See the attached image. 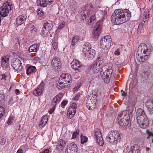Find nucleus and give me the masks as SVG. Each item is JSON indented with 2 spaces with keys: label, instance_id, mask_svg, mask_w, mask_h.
Returning a JSON list of instances; mask_svg holds the SVG:
<instances>
[{
  "label": "nucleus",
  "instance_id": "obj_1",
  "mask_svg": "<svg viewBox=\"0 0 153 153\" xmlns=\"http://www.w3.org/2000/svg\"><path fill=\"white\" fill-rule=\"evenodd\" d=\"M131 16V13L128 10L117 9L112 15L111 20L114 24L119 25L129 20Z\"/></svg>",
  "mask_w": 153,
  "mask_h": 153
},
{
  "label": "nucleus",
  "instance_id": "obj_2",
  "mask_svg": "<svg viewBox=\"0 0 153 153\" xmlns=\"http://www.w3.org/2000/svg\"><path fill=\"white\" fill-rule=\"evenodd\" d=\"M151 52V51L148 49L145 44H141L138 48L136 54L137 58L139 62H145L149 58Z\"/></svg>",
  "mask_w": 153,
  "mask_h": 153
},
{
  "label": "nucleus",
  "instance_id": "obj_3",
  "mask_svg": "<svg viewBox=\"0 0 153 153\" xmlns=\"http://www.w3.org/2000/svg\"><path fill=\"white\" fill-rule=\"evenodd\" d=\"M122 135L117 131H111L107 136L106 140L112 144L115 145L120 141Z\"/></svg>",
  "mask_w": 153,
  "mask_h": 153
},
{
  "label": "nucleus",
  "instance_id": "obj_4",
  "mask_svg": "<svg viewBox=\"0 0 153 153\" xmlns=\"http://www.w3.org/2000/svg\"><path fill=\"white\" fill-rule=\"evenodd\" d=\"M129 118V114L126 111H124L118 115V121L120 126H125L128 124Z\"/></svg>",
  "mask_w": 153,
  "mask_h": 153
},
{
  "label": "nucleus",
  "instance_id": "obj_5",
  "mask_svg": "<svg viewBox=\"0 0 153 153\" xmlns=\"http://www.w3.org/2000/svg\"><path fill=\"white\" fill-rule=\"evenodd\" d=\"M113 71V69L112 67L110 66L108 67L106 70L102 69L100 73V75L105 83H108L109 82L111 75Z\"/></svg>",
  "mask_w": 153,
  "mask_h": 153
},
{
  "label": "nucleus",
  "instance_id": "obj_6",
  "mask_svg": "<svg viewBox=\"0 0 153 153\" xmlns=\"http://www.w3.org/2000/svg\"><path fill=\"white\" fill-rule=\"evenodd\" d=\"M11 65L17 72L21 73L23 71V68L22 63L18 59L16 58L13 59L11 62Z\"/></svg>",
  "mask_w": 153,
  "mask_h": 153
},
{
  "label": "nucleus",
  "instance_id": "obj_7",
  "mask_svg": "<svg viewBox=\"0 0 153 153\" xmlns=\"http://www.w3.org/2000/svg\"><path fill=\"white\" fill-rule=\"evenodd\" d=\"M111 37L110 36H105L100 41L101 47L104 49H107L111 44Z\"/></svg>",
  "mask_w": 153,
  "mask_h": 153
},
{
  "label": "nucleus",
  "instance_id": "obj_8",
  "mask_svg": "<svg viewBox=\"0 0 153 153\" xmlns=\"http://www.w3.org/2000/svg\"><path fill=\"white\" fill-rule=\"evenodd\" d=\"M137 123L142 128H146L149 126V122L146 115L137 117Z\"/></svg>",
  "mask_w": 153,
  "mask_h": 153
},
{
  "label": "nucleus",
  "instance_id": "obj_9",
  "mask_svg": "<svg viewBox=\"0 0 153 153\" xmlns=\"http://www.w3.org/2000/svg\"><path fill=\"white\" fill-rule=\"evenodd\" d=\"M96 100L95 95L88 96L86 102L87 108L89 110H93L96 106Z\"/></svg>",
  "mask_w": 153,
  "mask_h": 153
},
{
  "label": "nucleus",
  "instance_id": "obj_10",
  "mask_svg": "<svg viewBox=\"0 0 153 153\" xmlns=\"http://www.w3.org/2000/svg\"><path fill=\"white\" fill-rule=\"evenodd\" d=\"M76 107L77 105L76 103L74 102L68 108L67 112V115L68 118L71 119L73 117L76 112Z\"/></svg>",
  "mask_w": 153,
  "mask_h": 153
},
{
  "label": "nucleus",
  "instance_id": "obj_11",
  "mask_svg": "<svg viewBox=\"0 0 153 153\" xmlns=\"http://www.w3.org/2000/svg\"><path fill=\"white\" fill-rule=\"evenodd\" d=\"M10 9V6L7 3H4L3 6L1 7L0 15L2 17H4L7 16L9 13V9Z\"/></svg>",
  "mask_w": 153,
  "mask_h": 153
},
{
  "label": "nucleus",
  "instance_id": "obj_12",
  "mask_svg": "<svg viewBox=\"0 0 153 153\" xmlns=\"http://www.w3.org/2000/svg\"><path fill=\"white\" fill-rule=\"evenodd\" d=\"M71 67L74 70L80 71L82 65L79 61L76 59L74 60L71 62Z\"/></svg>",
  "mask_w": 153,
  "mask_h": 153
},
{
  "label": "nucleus",
  "instance_id": "obj_13",
  "mask_svg": "<svg viewBox=\"0 0 153 153\" xmlns=\"http://www.w3.org/2000/svg\"><path fill=\"white\" fill-rule=\"evenodd\" d=\"M51 65L55 70L59 69L60 68V60L58 58L55 57L51 62Z\"/></svg>",
  "mask_w": 153,
  "mask_h": 153
},
{
  "label": "nucleus",
  "instance_id": "obj_14",
  "mask_svg": "<svg viewBox=\"0 0 153 153\" xmlns=\"http://www.w3.org/2000/svg\"><path fill=\"white\" fill-rule=\"evenodd\" d=\"M91 7L90 5L86 6L81 11V19L84 20L85 19L86 15H88L90 10Z\"/></svg>",
  "mask_w": 153,
  "mask_h": 153
},
{
  "label": "nucleus",
  "instance_id": "obj_15",
  "mask_svg": "<svg viewBox=\"0 0 153 153\" xmlns=\"http://www.w3.org/2000/svg\"><path fill=\"white\" fill-rule=\"evenodd\" d=\"M77 148L76 145L74 143L70 144L67 149L65 153H75L77 151Z\"/></svg>",
  "mask_w": 153,
  "mask_h": 153
},
{
  "label": "nucleus",
  "instance_id": "obj_16",
  "mask_svg": "<svg viewBox=\"0 0 153 153\" xmlns=\"http://www.w3.org/2000/svg\"><path fill=\"white\" fill-rule=\"evenodd\" d=\"M62 97V94H59L53 98L52 102L53 108L55 109L56 105L59 102Z\"/></svg>",
  "mask_w": 153,
  "mask_h": 153
},
{
  "label": "nucleus",
  "instance_id": "obj_17",
  "mask_svg": "<svg viewBox=\"0 0 153 153\" xmlns=\"http://www.w3.org/2000/svg\"><path fill=\"white\" fill-rule=\"evenodd\" d=\"M60 78L63 80L64 82L65 81L66 84H67L68 83H70L71 82V75L68 74H61L60 76Z\"/></svg>",
  "mask_w": 153,
  "mask_h": 153
},
{
  "label": "nucleus",
  "instance_id": "obj_18",
  "mask_svg": "<svg viewBox=\"0 0 153 153\" xmlns=\"http://www.w3.org/2000/svg\"><path fill=\"white\" fill-rule=\"evenodd\" d=\"M66 144L65 140L62 139H60L57 142L56 149L59 151H62L65 146Z\"/></svg>",
  "mask_w": 153,
  "mask_h": 153
},
{
  "label": "nucleus",
  "instance_id": "obj_19",
  "mask_svg": "<svg viewBox=\"0 0 153 153\" xmlns=\"http://www.w3.org/2000/svg\"><path fill=\"white\" fill-rule=\"evenodd\" d=\"M43 90V85L41 84L33 91V94L36 96H39L42 94Z\"/></svg>",
  "mask_w": 153,
  "mask_h": 153
},
{
  "label": "nucleus",
  "instance_id": "obj_20",
  "mask_svg": "<svg viewBox=\"0 0 153 153\" xmlns=\"http://www.w3.org/2000/svg\"><path fill=\"white\" fill-rule=\"evenodd\" d=\"M99 65L97 63H95L93 64L91 67L89 68V70L91 72L94 73H97L98 72L100 69Z\"/></svg>",
  "mask_w": 153,
  "mask_h": 153
},
{
  "label": "nucleus",
  "instance_id": "obj_21",
  "mask_svg": "<svg viewBox=\"0 0 153 153\" xmlns=\"http://www.w3.org/2000/svg\"><path fill=\"white\" fill-rule=\"evenodd\" d=\"M26 18V16L25 14L20 15L16 18V23L18 25H19L22 24Z\"/></svg>",
  "mask_w": 153,
  "mask_h": 153
},
{
  "label": "nucleus",
  "instance_id": "obj_22",
  "mask_svg": "<svg viewBox=\"0 0 153 153\" xmlns=\"http://www.w3.org/2000/svg\"><path fill=\"white\" fill-rule=\"evenodd\" d=\"M101 27L99 25L97 26H96L94 31L93 32V35L95 38H97L99 36L101 33Z\"/></svg>",
  "mask_w": 153,
  "mask_h": 153
},
{
  "label": "nucleus",
  "instance_id": "obj_23",
  "mask_svg": "<svg viewBox=\"0 0 153 153\" xmlns=\"http://www.w3.org/2000/svg\"><path fill=\"white\" fill-rule=\"evenodd\" d=\"M65 82V81L64 82L63 80L59 78L58 83L57 84V88L60 89L64 88L66 85H68Z\"/></svg>",
  "mask_w": 153,
  "mask_h": 153
},
{
  "label": "nucleus",
  "instance_id": "obj_24",
  "mask_svg": "<svg viewBox=\"0 0 153 153\" xmlns=\"http://www.w3.org/2000/svg\"><path fill=\"white\" fill-rule=\"evenodd\" d=\"M128 153H140L138 145L134 144L131 146Z\"/></svg>",
  "mask_w": 153,
  "mask_h": 153
},
{
  "label": "nucleus",
  "instance_id": "obj_25",
  "mask_svg": "<svg viewBox=\"0 0 153 153\" xmlns=\"http://www.w3.org/2000/svg\"><path fill=\"white\" fill-rule=\"evenodd\" d=\"M43 27L46 28L49 31L51 30L53 27V24L48 22L46 21L44 22Z\"/></svg>",
  "mask_w": 153,
  "mask_h": 153
},
{
  "label": "nucleus",
  "instance_id": "obj_26",
  "mask_svg": "<svg viewBox=\"0 0 153 153\" xmlns=\"http://www.w3.org/2000/svg\"><path fill=\"white\" fill-rule=\"evenodd\" d=\"M39 47V44H34L30 47L29 49V52H30L34 53L37 51Z\"/></svg>",
  "mask_w": 153,
  "mask_h": 153
},
{
  "label": "nucleus",
  "instance_id": "obj_27",
  "mask_svg": "<svg viewBox=\"0 0 153 153\" xmlns=\"http://www.w3.org/2000/svg\"><path fill=\"white\" fill-rule=\"evenodd\" d=\"M146 105L150 110L153 111V99L147 100L146 103Z\"/></svg>",
  "mask_w": 153,
  "mask_h": 153
},
{
  "label": "nucleus",
  "instance_id": "obj_28",
  "mask_svg": "<svg viewBox=\"0 0 153 153\" xmlns=\"http://www.w3.org/2000/svg\"><path fill=\"white\" fill-rule=\"evenodd\" d=\"M48 121V116L47 115H44L42 117L41 121L39 124L40 127L44 126L47 123Z\"/></svg>",
  "mask_w": 153,
  "mask_h": 153
},
{
  "label": "nucleus",
  "instance_id": "obj_29",
  "mask_svg": "<svg viewBox=\"0 0 153 153\" xmlns=\"http://www.w3.org/2000/svg\"><path fill=\"white\" fill-rule=\"evenodd\" d=\"M49 2L47 0H38L37 4L39 6L42 7H45L46 6L47 4L49 5Z\"/></svg>",
  "mask_w": 153,
  "mask_h": 153
},
{
  "label": "nucleus",
  "instance_id": "obj_30",
  "mask_svg": "<svg viewBox=\"0 0 153 153\" xmlns=\"http://www.w3.org/2000/svg\"><path fill=\"white\" fill-rule=\"evenodd\" d=\"M8 60L9 57L7 55L3 56L2 59L1 63L2 66L3 67H5L7 65L8 63Z\"/></svg>",
  "mask_w": 153,
  "mask_h": 153
},
{
  "label": "nucleus",
  "instance_id": "obj_31",
  "mask_svg": "<svg viewBox=\"0 0 153 153\" xmlns=\"http://www.w3.org/2000/svg\"><path fill=\"white\" fill-rule=\"evenodd\" d=\"M95 55V51L94 49H92L90 51L89 50L86 56L88 58L90 59H92L94 58Z\"/></svg>",
  "mask_w": 153,
  "mask_h": 153
},
{
  "label": "nucleus",
  "instance_id": "obj_32",
  "mask_svg": "<svg viewBox=\"0 0 153 153\" xmlns=\"http://www.w3.org/2000/svg\"><path fill=\"white\" fill-rule=\"evenodd\" d=\"M36 71V68L35 66H29L27 68L26 74L29 75L31 73L34 72Z\"/></svg>",
  "mask_w": 153,
  "mask_h": 153
},
{
  "label": "nucleus",
  "instance_id": "obj_33",
  "mask_svg": "<svg viewBox=\"0 0 153 153\" xmlns=\"http://www.w3.org/2000/svg\"><path fill=\"white\" fill-rule=\"evenodd\" d=\"M149 14L144 13L141 16V18L144 23L147 22L149 20Z\"/></svg>",
  "mask_w": 153,
  "mask_h": 153
},
{
  "label": "nucleus",
  "instance_id": "obj_34",
  "mask_svg": "<svg viewBox=\"0 0 153 153\" xmlns=\"http://www.w3.org/2000/svg\"><path fill=\"white\" fill-rule=\"evenodd\" d=\"M137 117H140L146 115L144 110L142 108H139L137 109Z\"/></svg>",
  "mask_w": 153,
  "mask_h": 153
},
{
  "label": "nucleus",
  "instance_id": "obj_35",
  "mask_svg": "<svg viewBox=\"0 0 153 153\" xmlns=\"http://www.w3.org/2000/svg\"><path fill=\"white\" fill-rule=\"evenodd\" d=\"M105 90L103 88L100 89L97 94V97L100 98H102L104 96Z\"/></svg>",
  "mask_w": 153,
  "mask_h": 153
},
{
  "label": "nucleus",
  "instance_id": "obj_36",
  "mask_svg": "<svg viewBox=\"0 0 153 153\" xmlns=\"http://www.w3.org/2000/svg\"><path fill=\"white\" fill-rule=\"evenodd\" d=\"M94 135L96 139L102 137L100 130L99 129H96L95 130Z\"/></svg>",
  "mask_w": 153,
  "mask_h": 153
},
{
  "label": "nucleus",
  "instance_id": "obj_37",
  "mask_svg": "<svg viewBox=\"0 0 153 153\" xmlns=\"http://www.w3.org/2000/svg\"><path fill=\"white\" fill-rule=\"evenodd\" d=\"M95 14L94 13L93 15H92L91 16L90 18L87 21V22L89 25H91L93 24L92 22H94L95 21Z\"/></svg>",
  "mask_w": 153,
  "mask_h": 153
},
{
  "label": "nucleus",
  "instance_id": "obj_38",
  "mask_svg": "<svg viewBox=\"0 0 153 153\" xmlns=\"http://www.w3.org/2000/svg\"><path fill=\"white\" fill-rule=\"evenodd\" d=\"M57 41L56 39H54L52 41V47L54 50L56 51L58 50Z\"/></svg>",
  "mask_w": 153,
  "mask_h": 153
},
{
  "label": "nucleus",
  "instance_id": "obj_39",
  "mask_svg": "<svg viewBox=\"0 0 153 153\" xmlns=\"http://www.w3.org/2000/svg\"><path fill=\"white\" fill-rule=\"evenodd\" d=\"M49 31L46 29V28L43 27V28L42 30V32L41 35L43 36H45L47 35Z\"/></svg>",
  "mask_w": 153,
  "mask_h": 153
},
{
  "label": "nucleus",
  "instance_id": "obj_40",
  "mask_svg": "<svg viewBox=\"0 0 153 153\" xmlns=\"http://www.w3.org/2000/svg\"><path fill=\"white\" fill-rule=\"evenodd\" d=\"M79 40V37L78 36H75L74 37L73 39H72V42L71 43V45L74 46L75 45V44Z\"/></svg>",
  "mask_w": 153,
  "mask_h": 153
},
{
  "label": "nucleus",
  "instance_id": "obj_41",
  "mask_svg": "<svg viewBox=\"0 0 153 153\" xmlns=\"http://www.w3.org/2000/svg\"><path fill=\"white\" fill-rule=\"evenodd\" d=\"M96 140L97 143L100 146H102L103 145L104 142L102 137L97 138Z\"/></svg>",
  "mask_w": 153,
  "mask_h": 153
},
{
  "label": "nucleus",
  "instance_id": "obj_42",
  "mask_svg": "<svg viewBox=\"0 0 153 153\" xmlns=\"http://www.w3.org/2000/svg\"><path fill=\"white\" fill-rule=\"evenodd\" d=\"M82 48V52L86 55L88 52L89 49L88 47H86V45H83Z\"/></svg>",
  "mask_w": 153,
  "mask_h": 153
},
{
  "label": "nucleus",
  "instance_id": "obj_43",
  "mask_svg": "<svg viewBox=\"0 0 153 153\" xmlns=\"http://www.w3.org/2000/svg\"><path fill=\"white\" fill-rule=\"evenodd\" d=\"M81 143H84L87 141L88 138L85 136H83L82 134L81 135Z\"/></svg>",
  "mask_w": 153,
  "mask_h": 153
},
{
  "label": "nucleus",
  "instance_id": "obj_44",
  "mask_svg": "<svg viewBox=\"0 0 153 153\" xmlns=\"http://www.w3.org/2000/svg\"><path fill=\"white\" fill-rule=\"evenodd\" d=\"M79 132V130L78 129H77L72 134V137L71 139H75L76 138L77 135H78Z\"/></svg>",
  "mask_w": 153,
  "mask_h": 153
},
{
  "label": "nucleus",
  "instance_id": "obj_45",
  "mask_svg": "<svg viewBox=\"0 0 153 153\" xmlns=\"http://www.w3.org/2000/svg\"><path fill=\"white\" fill-rule=\"evenodd\" d=\"M4 114V108L2 106H0V119L2 117Z\"/></svg>",
  "mask_w": 153,
  "mask_h": 153
},
{
  "label": "nucleus",
  "instance_id": "obj_46",
  "mask_svg": "<svg viewBox=\"0 0 153 153\" xmlns=\"http://www.w3.org/2000/svg\"><path fill=\"white\" fill-rule=\"evenodd\" d=\"M6 142V140L5 137H2L0 139V144L1 145H4Z\"/></svg>",
  "mask_w": 153,
  "mask_h": 153
},
{
  "label": "nucleus",
  "instance_id": "obj_47",
  "mask_svg": "<svg viewBox=\"0 0 153 153\" xmlns=\"http://www.w3.org/2000/svg\"><path fill=\"white\" fill-rule=\"evenodd\" d=\"M82 91H81L80 93H77V95L74 98V100L75 101L77 100L79 98L80 94H82Z\"/></svg>",
  "mask_w": 153,
  "mask_h": 153
},
{
  "label": "nucleus",
  "instance_id": "obj_48",
  "mask_svg": "<svg viewBox=\"0 0 153 153\" xmlns=\"http://www.w3.org/2000/svg\"><path fill=\"white\" fill-rule=\"evenodd\" d=\"M150 72L148 71H144L142 74V76H143L145 77H148V76L150 75Z\"/></svg>",
  "mask_w": 153,
  "mask_h": 153
},
{
  "label": "nucleus",
  "instance_id": "obj_49",
  "mask_svg": "<svg viewBox=\"0 0 153 153\" xmlns=\"http://www.w3.org/2000/svg\"><path fill=\"white\" fill-rule=\"evenodd\" d=\"M37 14L40 16H43L44 15V13L42 12V10L40 9L37 10Z\"/></svg>",
  "mask_w": 153,
  "mask_h": 153
},
{
  "label": "nucleus",
  "instance_id": "obj_50",
  "mask_svg": "<svg viewBox=\"0 0 153 153\" xmlns=\"http://www.w3.org/2000/svg\"><path fill=\"white\" fill-rule=\"evenodd\" d=\"M121 48H120L117 49L114 52V54L115 55H119L120 53V52L121 51Z\"/></svg>",
  "mask_w": 153,
  "mask_h": 153
},
{
  "label": "nucleus",
  "instance_id": "obj_51",
  "mask_svg": "<svg viewBox=\"0 0 153 153\" xmlns=\"http://www.w3.org/2000/svg\"><path fill=\"white\" fill-rule=\"evenodd\" d=\"M65 25V23L64 22H62L61 24H60L59 26L58 27V29H61L63 28Z\"/></svg>",
  "mask_w": 153,
  "mask_h": 153
},
{
  "label": "nucleus",
  "instance_id": "obj_52",
  "mask_svg": "<svg viewBox=\"0 0 153 153\" xmlns=\"http://www.w3.org/2000/svg\"><path fill=\"white\" fill-rule=\"evenodd\" d=\"M104 56L105 55H104L102 56H100V55H99V56L98 57V60H99L100 61L103 60L105 58Z\"/></svg>",
  "mask_w": 153,
  "mask_h": 153
},
{
  "label": "nucleus",
  "instance_id": "obj_53",
  "mask_svg": "<svg viewBox=\"0 0 153 153\" xmlns=\"http://www.w3.org/2000/svg\"><path fill=\"white\" fill-rule=\"evenodd\" d=\"M13 120V117H10L8 119V120L7 122V123L9 125L10 124L12 123Z\"/></svg>",
  "mask_w": 153,
  "mask_h": 153
},
{
  "label": "nucleus",
  "instance_id": "obj_54",
  "mask_svg": "<svg viewBox=\"0 0 153 153\" xmlns=\"http://www.w3.org/2000/svg\"><path fill=\"white\" fill-rule=\"evenodd\" d=\"M37 29L35 27H33V29L30 30V32L31 33L34 34L36 33Z\"/></svg>",
  "mask_w": 153,
  "mask_h": 153
},
{
  "label": "nucleus",
  "instance_id": "obj_55",
  "mask_svg": "<svg viewBox=\"0 0 153 153\" xmlns=\"http://www.w3.org/2000/svg\"><path fill=\"white\" fill-rule=\"evenodd\" d=\"M80 87V86L79 85H77V86H75V88H74V92H76V91H77Z\"/></svg>",
  "mask_w": 153,
  "mask_h": 153
},
{
  "label": "nucleus",
  "instance_id": "obj_56",
  "mask_svg": "<svg viewBox=\"0 0 153 153\" xmlns=\"http://www.w3.org/2000/svg\"><path fill=\"white\" fill-rule=\"evenodd\" d=\"M67 101L65 100H64L61 103V105L62 107L66 105L67 103Z\"/></svg>",
  "mask_w": 153,
  "mask_h": 153
},
{
  "label": "nucleus",
  "instance_id": "obj_57",
  "mask_svg": "<svg viewBox=\"0 0 153 153\" xmlns=\"http://www.w3.org/2000/svg\"><path fill=\"white\" fill-rule=\"evenodd\" d=\"M83 45H86V47H88L89 48V49H91V44L89 42L86 43Z\"/></svg>",
  "mask_w": 153,
  "mask_h": 153
},
{
  "label": "nucleus",
  "instance_id": "obj_58",
  "mask_svg": "<svg viewBox=\"0 0 153 153\" xmlns=\"http://www.w3.org/2000/svg\"><path fill=\"white\" fill-rule=\"evenodd\" d=\"M121 95L123 96L126 97L127 96V94L125 93L124 91H123V90L121 91Z\"/></svg>",
  "mask_w": 153,
  "mask_h": 153
},
{
  "label": "nucleus",
  "instance_id": "obj_59",
  "mask_svg": "<svg viewBox=\"0 0 153 153\" xmlns=\"http://www.w3.org/2000/svg\"><path fill=\"white\" fill-rule=\"evenodd\" d=\"M102 15H103L104 17L103 18H104L105 17H106V15L107 14V12L106 10H104L102 12Z\"/></svg>",
  "mask_w": 153,
  "mask_h": 153
},
{
  "label": "nucleus",
  "instance_id": "obj_60",
  "mask_svg": "<svg viewBox=\"0 0 153 153\" xmlns=\"http://www.w3.org/2000/svg\"><path fill=\"white\" fill-rule=\"evenodd\" d=\"M49 150L48 149H46L43 152H40V153H49Z\"/></svg>",
  "mask_w": 153,
  "mask_h": 153
},
{
  "label": "nucleus",
  "instance_id": "obj_61",
  "mask_svg": "<svg viewBox=\"0 0 153 153\" xmlns=\"http://www.w3.org/2000/svg\"><path fill=\"white\" fill-rule=\"evenodd\" d=\"M15 93L16 95H18L20 94V91H19L18 89H16L15 90Z\"/></svg>",
  "mask_w": 153,
  "mask_h": 153
},
{
  "label": "nucleus",
  "instance_id": "obj_62",
  "mask_svg": "<svg viewBox=\"0 0 153 153\" xmlns=\"http://www.w3.org/2000/svg\"><path fill=\"white\" fill-rule=\"evenodd\" d=\"M16 153H23V150L21 149H19L17 151Z\"/></svg>",
  "mask_w": 153,
  "mask_h": 153
},
{
  "label": "nucleus",
  "instance_id": "obj_63",
  "mask_svg": "<svg viewBox=\"0 0 153 153\" xmlns=\"http://www.w3.org/2000/svg\"><path fill=\"white\" fill-rule=\"evenodd\" d=\"M6 76L5 75H2V78L1 79V80H6Z\"/></svg>",
  "mask_w": 153,
  "mask_h": 153
},
{
  "label": "nucleus",
  "instance_id": "obj_64",
  "mask_svg": "<svg viewBox=\"0 0 153 153\" xmlns=\"http://www.w3.org/2000/svg\"><path fill=\"white\" fill-rule=\"evenodd\" d=\"M47 1H48V3L49 5L50 4H51L53 1V0H47Z\"/></svg>",
  "mask_w": 153,
  "mask_h": 153
}]
</instances>
